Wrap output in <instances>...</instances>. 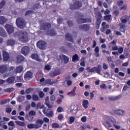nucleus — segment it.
<instances>
[{
	"instance_id": "obj_1",
	"label": "nucleus",
	"mask_w": 130,
	"mask_h": 130,
	"mask_svg": "<svg viewBox=\"0 0 130 130\" xmlns=\"http://www.w3.org/2000/svg\"><path fill=\"white\" fill-rule=\"evenodd\" d=\"M15 74H16L15 67L11 66L8 69L7 68V71L3 75V79H6V78H8V77L14 76Z\"/></svg>"
},
{
	"instance_id": "obj_2",
	"label": "nucleus",
	"mask_w": 130,
	"mask_h": 130,
	"mask_svg": "<svg viewBox=\"0 0 130 130\" xmlns=\"http://www.w3.org/2000/svg\"><path fill=\"white\" fill-rule=\"evenodd\" d=\"M16 24L20 29H23V28L26 26L25 20L21 18H18L16 19Z\"/></svg>"
},
{
	"instance_id": "obj_3",
	"label": "nucleus",
	"mask_w": 130,
	"mask_h": 130,
	"mask_svg": "<svg viewBox=\"0 0 130 130\" xmlns=\"http://www.w3.org/2000/svg\"><path fill=\"white\" fill-rule=\"evenodd\" d=\"M86 70L88 71L89 73H97L99 75H100V73H101V66L98 65V67H94L91 69H90V67H87L86 68Z\"/></svg>"
},
{
	"instance_id": "obj_4",
	"label": "nucleus",
	"mask_w": 130,
	"mask_h": 130,
	"mask_svg": "<svg viewBox=\"0 0 130 130\" xmlns=\"http://www.w3.org/2000/svg\"><path fill=\"white\" fill-rule=\"evenodd\" d=\"M82 8V3L80 1H76L73 4H71L70 6V10H78Z\"/></svg>"
},
{
	"instance_id": "obj_5",
	"label": "nucleus",
	"mask_w": 130,
	"mask_h": 130,
	"mask_svg": "<svg viewBox=\"0 0 130 130\" xmlns=\"http://www.w3.org/2000/svg\"><path fill=\"white\" fill-rule=\"evenodd\" d=\"M35 115H36V112L35 111L31 110L28 113V114L25 115V119L28 121H32L34 119Z\"/></svg>"
},
{
	"instance_id": "obj_6",
	"label": "nucleus",
	"mask_w": 130,
	"mask_h": 130,
	"mask_svg": "<svg viewBox=\"0 0 130 130\" xmlns=\"http://www.w3.org/2000/svg\"><path fill=\"white\" fill-rule=\"evenodd\" d=\"M43 112L44 114H45L47 117H53L54 116V113H53V111L51 109H48L46 110V108H44L43 110Z\"/></svg>"
},
{
	"instance_id": "obj_7",
	"label": "nucleus",
	"mask_w": 130,
	"mask_h": 130,
	"mask_svg": "<svg viewBox=\"0 0 130 130\" xmlns=\"http://www.w3.org/2000/svg\"><path fill=\"white\" fill-rule=\"evenodd\" d=\"M50 28H51V24L49 22H44L41 25V30L45 31L50 29Z\"/></svg>"
},
{
	"instance_id": "obj_8",
	"label": "nucleus",
	"mask_w": 130,
	"mask_h": 130,
	"mask_svg": "<svg viewBox=\"0 0 130 130\" xmlns=\"http://www.w3.org/2000/svg\"><path fill=\"white\" fill-rule=\"evenodd\" d=\"M92 20L91 18H78L77 19V22L78 24H85V23H91Z\"/></svg>"
},
{
	"instance_id": "obj_9",
	"label": "nucleus",
	"mask_w": 130,
	"mask_h": 130,
	"mask_svg": "<svg viewBox=\"0 0 130 130\" xmlns=\"http://www.w3.org/2000/svg\"><path fill=\"white\" fill-rule=\"evenodd\" d=\"M37 46L40 48V49L44 50L45 49V46H46V42L40 40L37 42Z\"/></svg>"
},
{
	"instance_id": "obj_10",
	"label": "nucleus",
	"mask_w": 130,
	"mask_h": 130,
	"mask_svg": "<svg viewBox=\"0 0 130 130\" xmlns=\"http://www.w3.org/2000/svg\"><path fill=\"white\" fill-rule=\"evenodd\" d=\"M30 52V47L28 46H24L21 50V53L26 56Z\"/></svg>"
},
{
	"instance_id": "obj_11",
	"label": "nucleus",
	"mask_w": 130,
	"mask_h": 130,
	"mask_svg": "<svg viewBox=\"0 0 130 130\" xmlns=\"http://www.w3.org/2000/svg\"><path fill=\"white\" fill-rule=\"evenodd\" d=\"M80 30H82V31H84L85 32H87L90 30V24H81L79 27Z\"/></svg>"
},
{
	"instance_id": "obj_12",
	"label": "nucleus",
	"mask_w": 130,
	"mask_h": 130,
	"mask_svg": "<svg viewBox=\"0 0 130 130\" xmlns=\"http://www.w3.org/2000/svg\"><path fill=\"white\" fill-rule=\"evenodd\" d=\"M19 41L23 42V43H26L28 42V36L27 34L25 32H22V35L19 38Z\"/></svg>"
},
{
	"instance_id": "obj_13",
	"label": "nucleus",
	"mask_w": 130,
	"mask_h": 130,
	"mask_svg": "<svg viewBox=\"0 0 130 130\" xmlns=\"http://www.w3.org/2000/svg\"><path fill=\"white\" fill-rule=\"evenodd\" d=\"M5 28L8 34H12L14 32V27L11 25V24H6Z\"/></svg>"
},
{
	"instance_id": "obj_14",
	"label": "nucleus",
	"mask_w": 130,
	"mask_h": 130,
	"mask_svg": "<svg viewBox=\"0 0 130 130\" xmlns=\"http://www.w3.org/2000/svg\"><path fill=\"white\" fill-rule=\"evenodd\" d=\"M24 60H25V57L22 55H18L16 58L17 63H21V62H22Z\"/></svg>"
},
{
	"instance_id": "obj_15",
	"label": "nucleus",
	"mask_w": 130,
	"mask_h": 130,
	"mask_svg": "<svg viewBox=\"0 0 130 130\" xmlns=\"http://www.w3.org/2000/svg\"><path fill=\"white\" fill-rule=\"evenodd\" d=\"M33 77V73L31 71H27L24 75V80H29Z\"/></svg>"
},
{
	"instance_id": "obj_16",
	"label": "nucleus",
	"mask_w": 130,
	"mask_h": 130,
	"mask_svg": "<svg viewBox=\"0 0 130 130\" xmlns=\"http://www.w3.org/2000/svg\"><path fill=\"white\" fill-rule=\"evenodd\" d=\"M113 112L115 114H116V115H119L121 116H122V115L124 114V110H114Z\"/></svg>"
},
{
	"instance_id": "obj_17",
	"label": "nucleus",
	"mask_w": 130,
	"mask_h": 130,
	"mask_svg": "<svg viewBox=\"0 0 130 130\" xmlns=\"http://www.w3.org/2000/svg\"><path fill=\"white\" fill-rule=\"evenodd\" d=\"M10 59V54L7 52V51H4L3 52V60L4 61H8Z\"/></svg>"
},
{
	"instance_id": "obj_18",
	"label": "nucleus",
	"mask_w": 130,
	"mask_h": 130,
	"mask_svg": "<svg viewBox=\"0 0 130 130\" xmlns=\"http://www.w3.org/2000/svg\"><path fill=\"white\" fill-rule=\"evenodd\" d=\"M24 70V67L22 66H19L16 67V69H15V74H21Z\"/></svg>"
},
{
	"instance_id": "obj_19",
	"label": "nucleus",
	"mask_w": 130,
	"mask_h": 130,
	"mask_svg": "<svg viewBox=\"0 0 130 130\" xmlns=\"http://www.w3.org/2000/svg\"><path fill=\"white\" fill-rule=\"evenodd\" d=\"M8 70V67L6 65H2L0 66V73L1 74H5L7 73Z\"/></svg>"
},
{
	"instance_id": "obj_20",
	"label": "nucleus",
	"mask_w": 130,
	"mask_h": 130,
	"mask_svg": "<svg viewBox=\"0 0 130 130\" xmlns=\"http://www.w3.org/2000/svg\"><path fill=\"white\" fill-rule=\"evenodd\" d=\"M60 74V72L58 70H55L51 72L50 74V77H56V76H58Z\"/></svg>"
},
{
	"instance_id": "obj_21",
	"label": "nucleus",
	"mask_w": 130,
	"mask_h": 130,
	"mask_svg": "<svg viewBox=\"0 0 130 130\" xmlns=\"http://www.w3.org/2000/svg\"><path fill=\"white\" fill-rule=\"evenodd\" d=\"M15 79L16 78L15 76H11L6 80V82L8 84H13V83L15 82Z\"/></svg>"
},
{
	"instance_id": "obj_22",
	"label": "nucleus",
	"mask_w": 130,
	"mask_h": 130,
	"mask_svg": "<svg viewBox=\"0 0 130 130\" xmlns=\"http://www.w3.org/2000/svg\"><path fill=\"white\" fill-rule=\"evenodd\" d=\"M47 34L50 36H56V31L54 29L52 28L47 31Z\"/></svg>"
},
{
	"instance_id": "obj_23",
	"label": "nucleus",
	"mask_w": 130,
	"mask_h": 130,
	"mask_svg": "<svg viewBox=\"0 0 130 130\" xmlns=\"http://www.w3.org/2000/svg\"><path fill=\"white\" fill-rule=\"evenodd\" d=\"M40 126L37 124L30 123L27 125V128L32 129V128H39Z\"/></svg>"
},
{
	"instance_id": "obj_24",
	"label": "nucleus",
	"mask_w": 130,
	"mask_h": 130,
	"mask_svg": "<svg viewBox=\"0 0 130 130\" xmlns=\"http://www.w3.org/2000/svg\"><path fill=\"white\" fill-rule=\"evenodd\" d=\"M16 42L14 40L9 39L6 41V44L8 46H13V45H15Z\"/></svg>"
},
{
	"instance_id": "obj_25",
	"label": "nucleus",
	"mask_w": 130,
	"mask_h": 130,
	"mask_svg": "<svg viewBox=\"0 0 130 130\" xmlns=\"http://www.w3.org/2000/svg\"><path fill=\"white\" fill-rule=\"evenodd\" d=\"M0 36H2V37H6L7 35L6 30H5V29L2 27H0Z\"/></svg>"
},
{
	"instance_id": "obj_26",
	"label": "nucleus",
	"mask_w": 130,
	"mask_h": 130,
	"mask_svg": "<svg viewBox=\"0 0 130 130\" xmlns=\"http://www.w3.org/2000/svg\"><path fill=\"white\" fill-rule=\"evenodd\" d=\"M65 38L68 41H70V42H74V39H73V37L70 34V33H67L65 35Z\"/></svg>"
},
{
	"instance_id": "obj_27",
	"label": "nucleus",
	"mask_w": 130,
	"mask_h": 130,
	"mask_svg": "<svg viewBox=\"0 0 130 130\" xmlns=\"http://www.w3.org/2000/svg\"><path fill=\"white\" fill-rule=\"evenodd\" d=\"M82 106L85 109H87L89 107V101L87 100H83L82 102Z\"/></svg>"
},
{
	"instance_id": "obj_28",
	"label": "nucleus",
	"mask_w": 130,
	"mask_h": 130,
	"mask_svg": "<svg viewBox=\"0 0 130 130\" xmlns=\"http://www.w3.org/2000/svg\"><path fill=\"white\" fill-rule=\"evenodd\" d=\"M45 83L46 84H48V85H54L56 84V83H57V82L56 81H51V79H47L45 81Z\"/></svg>"
},
{
	"instance_id": "obj_29",
	"label": "nucleus",
	"mask_w": 130,
	"mask_h": 130,
	"mask_svg": "<svg viewBox=\"0 0 130 130\" xmlns=\"http://www.w3.org/2000/svg\"><path fill=\"white\" fill-rule=\"evenodd\" d=\"M109 100L110 101H116L117 100H119L120 98L119 96H109Z\"/></svg>"
},
{
	"instance_id": "obj_30",
	"label": "nucleus",
	"mask_w": 130,
	"mask_h": 130,
	"mask_svg": "<svg viewBox=\"0 0 130 130\" xmlns=\"http://www.w3.org/2000/svg\"><path fill=\"white\" fill-rule=\"evenodd\" d=\"M45 104L50 109H51V108H52V107H53V102H52L49 101V102H45Z\"/></svg>"
},
{
	"instance_id": "obj_31",
	"label": "nucleus",
	"mask_w": 130,
	"mask_h": 130,
	"mask_svg": "<svg viewBox=\"0 0 130 130\" xmlns=\"http://www.w3.org/2000/svg\"><path fill=\"white\" fill-rule=\"evenodd\" d=\"M99 51H100L99 47L98 46L95 47V48H94L95 57H99V56H100V54H99Z\"/></svg>"
},
{
	"instance_id": "obj_32",
	"label": "nucleus",
	"mask_w": 130,
	"mask_h": 130,
	"mask_svg": "<svg viewBox=\"0 0 130 130\" xmlns=\"http://www.w3.org/2000/svg\"><path fill=\"white\" fill-rule=\"evenodd\" d=\"M70 111L71 112H73L74 113H75V112H77V111H78V106L76 105L72 106Z\"/></svg>"
},
{
	"instance_id": "obj_33",
	"label": "nucleus",
	"mask_w": 130,
	"mask_h": 130,
	"mask_svg": "<svg viewBox=\"0 0 130 130\" xmlns=\"http://www.w3.org/2000/svg\"><path fill=\"white\" fill-rule=\"evenodd\" d=\"M79 55H78V54H75L72 57V61L73 62H75V61H79Z\"/></svg>"
},
{
	"instance_id": "obj_34",
	"label": "nucleus",
	"mask_w": 130,
	"mask_h": 130,
	"mask_svg": "<svg viewBox=\"0 0 130 130\" xmlns=\"http://www.w3.org/2000/svg\"><path fill=\"white\" fill-rule=\"evenodd\" d=\"M7 21V18H5L4 16H0V24L1 25H3V24H5Z\"/></svg>"
},
{
	"instance_id": "obj_35",
	"label": "nucleus",
	"mask_w": 130,
	"mask_h": 130,
	"mask_svg": "<svg viewBox=\"0 0 130 130\" xmlns=\"http://www.w3.org/2000/svg\"><path fill=\"white\" fill-rule=\"evenodd\" d=\"M15 123L17 124V125H19V126H25L26 125V123L24 122H21L20 121H16Z\"/></svg>"
},
{
	"instance_id": "obj_36",
	"label": "nucleus",
	"mask_w": 130,
	"mask_h": 130,
	"mask_svg": "<svg viewBox=\"0 0 130 130\" xmlns=\"http://www.w3.org/2000/svg\"><path fill=\"white\" fill-rule=\"evenodd\" d=\"M24 99H25V97H24V96L19 95L17 98V101H18V102H19V103L23 102V101H24Z\"/></svg>"
},
{
	"instance_id": "obj_37",
	"label": "nucleus",
	"mask_w": 130,
	"mask_h": 130,
	"mask_svg": "<svg viewBox=\"0 0 130 130\" xmlns=\"http://www.w3.org/2000/svg\"><path fill=\"white\" fill-rule=\"evenodd\" d=\"M31 58H32V59H36V60H39V56L38 54L36 53H34L31 55Z\"/></svg>"
},
{
	"instance_id": "obj_38",
	"label": "nucleus",
	"mask_w": 130,
	"mask_h": 130,
	"mask_svg": "<svg viewBox=\"0 0 130 130\" xmlns=\"http://www.w3.org/2000/svg\"><path fill=\"white\" fill-rule=\"evenodd\" d=\"M104 19L107 22H110L111 21V15H108L104 16Z\"/></svg>"
},
{
	"instance_id": "obj_39",
	"label": "nucleus",
	"mask_w": 130,
	"mask_h": 130,
	"mask_svg": "<svg viewBox=\"0 0 130 130\" xmlns=\"http://www.w3.org/2000/svg\"><path fill=\"white\" fill-rule=\"evenodd\" d=\"M7 102H10V99L3 100L0 101V105H4L7 103Z\"/></svg>"
},
{
	"instance_id": "obj_40",
	"label": "nucleus",
	"mask_w": 130,
	"mask_h": 130,
	"mask_svg": "<svg viewBox=\"0 0 130 130\" xmlns=\"http://www.w3.org/2000/svg\"><path fill=\"white\" fill-rule=\"evenodd\" d=\"M75 122V117L71 116L69 118V124H73Z\"/></svg>"
},
{
	"instance_id": "obj_41",
	"label": "nucleus",
	"mask_w": 130,
	"mask_h": 130,
	"mask_svg": "<svg viewBox=\"0 0 130 130\" xmlns=\"http://www.w3.org/2000/svg\"><path fill=\"white\" fill-rule=\"evenodd\" d=\"M63 59L64 60V63H68L69 62V57L66 55H62Z\"/></svg>"
},
{
	"instance_id": "obj_42",
	"label": "nucleus",
	"mask_w": 130,
	"mask_h": 130,
	"mask_svg": "<svg viewBox=\"0 0 130 130\" xmlns=\"http://www.w3.org/2000/svg\"><path fill=\"white\" fill-rule=\"evenodd\" d=\"M68 95H69L71 97H74V96H76V91L73 90L70 92H68Z\"/></svg>"
},
{
	"instance_id": "obj_43",
	"label": "nucleus",
	"mask_w": 130,
	"mask_h": 130,
	"mask_svg": "<svg viewBox=\"0 0 130 130\" xmlns=\"http://www.w3.org/2000/svg\"><path fill=\"white\" fill-rule=\"evenodd\" d=\"M36 123L38 125L39 124H41V125L40 126V127H41V125H42V124H43V123H44V122L43 121V120H42V119H38V120H37Z\"/></svg>"
},
{
	"instance_id": "obj_44",
	"label": "nucleus",
	"mask_w": 130,
	"mask_h": 130,
	"mask_svg": "<svg viewBox=\"0 0 130 130\" xmlns=\"http://www.w3.org/2000/svg\"><path fill=\"white\" fill-rule=\"evenodd\" d=\"M33 13V11L32 10H27L25 12V16L28 17V16H30V15H32V13Z\"/></svg>"
},
{
	"instance_id": "obj_45",
	"label": "nucleus",
	"mask_w": 130,
	"mask_h": 130,
	"mask_svg": "<svg viewBox=\"0 0 130 130\" xmlns=\"http://www.w3.org/2000/svg\"><path fill=\"white\" fill-rule=\"evenodd\" d=\"M32 99L34 101H38L39 100V96L37 94H34L32 95Z\"/></svg>"
},
{
	"instance_id": "obj_46",
	"label": "nucleus",
	"mask_w": 130,
	"mask_h": 130,
	"mask_svg": "<svg viewBox=\"0 0 130 130\" xmlns=\"http://www.w3.org/2000/svg\"><path fill=\"white\" fill-rule=\"evenodd\" d=\"M14 91V88L11 87V88H8L5 89V92L7 93H12Z\"/></svg>"
},
{
	"instance_id": "obj_47",
	"label": "nucleus",
	"mask_w": 130,
	"mask_h": 130,
	"mask_svg": "<svg viewBox=\"0 0 130 130\" xmlns=\"http://www.w3.org/2000/svg\"><path fill=\"white\" fill-rule=\"evenodd\" d=\"M86 59V58L85 57H82L81 58V60H82L81 62H80V66L81 67H85V59Z\"/></svg>"
},
{
	"instance_id": "obj_48",
	"label": "nucleus",
	"mask_w": 130,
	"mask_h": 130,
	"mask_svg": "<svg viewBox=\"0 0 130 130\" xmlns=\"http://www.w3.org/2000/svg\"><path fill=\"white\" fill-rule=\"evenodd\" d=\"M52 127H53V128H58V127H59V125H58L57 123H53Z\"/></svg>"
},
{
	"instance_id": "obj_49",
	"label": "nucleus",
	"mask_w": 130,
	"mask_h": 130,
	"mask_svg": "<svg viewBox=\"0 0 130 130\" xmlns=\"http://www.w3.org/2000/svg\"><path fill=\"white\" fill-rule=\"evenodd\" d=\"M101 19H102V14H101V12H99L97 13V20H101Z\"/></svg>"
},
{
	"instance_id": "obj_50",
	"label": "nucleus",
	"mask_w": 130,
	"mask_h": 130,
	"mask_svg": "<svg viewBox=\"0 0 130 130\" xmlns=\"http://www.w3.org/2000/svg\"><path fill=\"white\" fill-rule=\"evenodd\" d=\"M123 5V1L122 0H120L119 1H117V6L118 7H121Z\"/></svg>"
},
{
	"instance_id": "obj_51",
	"label": "nucleus",
	"mask_w": 130,
	"mask_h": 130,
	"mask_svg": "<svg viewBox=\"0 0 130 130\" xmlns=\"http://www.w3.org/2000/svg\"><path fill=\"white\" fill-rule=\"evenodd\" d=\"M102 26L103 27H105V28L106 29H108V28H109V24H106V22H103L102 23Z\"/></svg>"
},
{
	"instance_id": "obj_52",
	"label": "nucleus",
	"mask_w": 130,
	"mask_h": 130,
	"mask_svg": "<svg viewBox=\"0 0 130 130\" xmlns=\"http://www.w3.org/2000/svg\"><path fill=\"white\" fill-rule=\"evenodd\" d=\"M32 87H29L26 89L25 93L26 94H30L32 92Z\"/></svg>"
},
{
	"instance_id": "obj_53",
	"label": "nucleus",
	"mask_w": 130,
	"mask_h": 130,
	"mask_svg": "<svg viewBox=\"0 0 130 130\" xmlns=\"http://www.w3.org/2000/svg\"><path fill=\"white\" fill-rule=\"evenodd\" d=\"M119 30L121 32H125V26L123 25H121L120 27Z\"/></svg>"
},
{
	"instance_id": "obj_54",
	"label": "nucleus",
	"mask_w": 130,
	"mask_h": 130,
	"mask_svg": "<svg viewBox=\"0 0 130 130\" xmlns=\"http://www.w3.org/2000/svg\"><path fill=\"white\" fill-rule=\"evenodd\" d=\"M67 24H68V26L69 27H73V26H74V23H73V21L68 20L67 21Z\"/></svg>"
},
{
	"instance_id": "obj_55",
	"label": "nucleus",
	"mask_w": 130,
	"mask_h": 130,
	"mask_svg": "<svg viewBox=\"0 0 130 130\" xmlns=\"http://www.w3.org/2000/svg\"><path fill=\"white\" fill-rule=\"evenodd\" d=\"M5 5H6L5 1H3L1 3H0V9H3Z\"/></svg>"
},
{
	"instance_id": "obj_56",
	"label": "nucleus",
	"mask_w": 130,
	"mask_h": 130,
	"mask_svg": "<svg viewBox=\"0 0 130 130\" xmlns=\"http://www.w3.org/2000/svg\"><path fill=\"white\" fill-rule=\"evenodd\" d=\"M127 9V5L126 4H124L122 7L120 8V10H124V11H125Z\"/></svg>"
},
{
	"instance_id": "obj_57",
	"label": "nucleus",
	"mask_w": 130,
	"mask_h": 130,
	"mask_svg": "<svg viewBox=\"0 0 130 130\" xmlns=\"http://www.w3.org/2000/svg\"><path fill=\"white\" fill-rule=\"evenodd\" d=\"M120 21L121 23L123 24H124L125 23H126L127 22V19L123 18V17H121Z\"/></svg>"
},
{
	"instance_id": "obj_58",
	"label": "nucleus",
	"mask_w": 130,
	"mask_h": 130,
	"mask_svg": "<svg viewBox=\"0 0 130 130\" xmlns=\"http://www.w3.org/2000/svg\"><path fill=\"white\" fill-rule=\"evenodd\" d=\"M40 5H39V4H36L34 5V9L35 10H36L37 9H40Z\"/></svg>"
},
{
	"instance_id": "obj_59",
	"label": "nucleus",
	"mask_w": 130,
	"mask_h": 130,
	"mask_svg": "<svg viewBox=\"0 0 130 130\" xmlns=\"http://www.w3.org/2000/svg\"><path fill=\"white\" fill-rule=\"evenodd\" d=\"M100 88L102 90H105V89H106V84L105 83L102 84L100 85Z\"/></svg>"
},
{
	"instance_id": "obj_60",
	"label": "nucleus",
	"mask_w": 130,
	"mask_h": 130,
	"mask_svg": "<svg viewBox=\"0 0 130 130\" xmlns=\"http://www.w3.org/2000/svg\"><path fill=\"white\" fill-rule=\"evenodd\" d=\"M40 98H43L44 97V93L43 91H40L39 93Z\"/></svg>"
},
{
	"instance_id": "obj_61",
	"label": "nucleus",
	"mask_w": 130,
	"mask_h": 130,
	"mask_svg": "<svg viewBox=\"0 0 130 130\" xmlns=\"http://www.w3.org/2000/svg\"><path fill=\"white\" fill-rule=\"evenodd\" d=\"M7 113H11L12 112V108L8 107L6 109Z\"/></svg>"
},
{
	"instance_id": "obj_62",
	"label": "nucleus",
	"mask_w": 130,
	"mask_h": 130,
	"mask_svg": "<svg viewBox=\"0 0 130 130\" xmlns=\"http://www.w3.org/2000/svg\"><path fill=\"white\" fill-rule=\"evenodd\" d=\"M45 70L46 71H50L51 70V67L49 65H46L45 66Z\"/></svg>"
},
{
	"instance_id": "obj_63",
	"label": "nucleus",
	"mask_w": 130,
	"mask_h": 130,
	"mask_svg": "<svg viewBox=\"0 0 130 130\" xmlns=\"http://www.w3.org/2000/svg\"><path fill=\"white\" fill-rule=\"evenodd\" d=\"M113 15H114L115 16H118L119 15V11L118 10H115L113 12Z\"/></svg>"
},
{
	"instance_id": "obj_64",
	"label": "nucleus",
	"mask_w": 130,
	"mask_h": 130,
	"mask_svg": "<svg viewBox=\"0 0 130 130\" xmlns=\"http://www.w3.org/2000/svg\"><path fill=\"white\" fill-rule=\"evenodd\" d=\"M63 118V115L62 114H59L58 116V119L59 120H61Z\"/></svg>"
}]
</instances>
